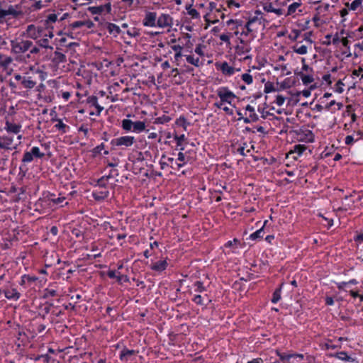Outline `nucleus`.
I'll return each instance as SVG.
<instances>
[{
  "label": "nucleus",
  "mask_w": 363,
  "mask_h": 363,
  "mask_svg": "<svg viewBox=\"0 0 363 363\" xmlns=\"http://www.w3.org/2000/svg\"><path fill=\"white\" fill-rule=\"evenodd\" d=\"M32 41L23 39H15L11 41V51L15 54H23L28 51Z\"/></svg>",
  "instance_id": "f257e3e1"
},
{
  "label": "nucleus",
  "mask_w": 363,
  "mask_h": 363,
  "mask_svg": "<svg viewBox=\"0 0 363 363\" xmlns=\"http://www.w3.org/2000/svg\"><path fill=\"white\" fill-rule=\"evenodd\" d=\"M217 94L220 99L221 106L228 104L229 106H232V103L236 99L235 94L225 86L218 88L217 90Z\"/></svg>",
  "instance_id": "f03ea898"
},
{
  "label": "nucleus",
  "mask_w": 363,
  "mask_h": 363,
  "mask_svg": "<svg viewBox=\"0 0 363 363\" xmlns=\"http://www.w3.org/2000/svg\"><path fill=\"white\" fill-rule=\"evenodd\" d=\"M141 22L145 27H156L157 13L147 11L146 9H141Z\"/></svg>",
  "instance_id": "7ed1b4c3"
},
{
  "label": "nucleus",
  "mask_w": 363,
  "mask_h": 363,
  "mask_svg": "<svg viewBox=\"0 0 363 363\" xmlns=\"http://www.w3.org/2000/svg\"><path fill=\"white\" fill-rule=\"evenodd\" d=\"M296 139L298 142L311 143L315 140V135L313 133L306 128H301L294 131Z\"/></svg>",
  "instance_id": "20e7f679"
},
{
  "label": "nucleus",
  "mask_w": 363,
  "mask_h": 363,
  "mask_svg": "<svg viewBox=\"0 0 363 363\" xmlns=\"http://www.w3.org/2000/svg\"><path fill=\"white\" fill-rule=\"evenodd\" d=\"M106 180V179H105L104 177H101L100 179L98 180L97 184L99 188L94 190L92 192L93 197L96 200H104L108 196L109 191L105 187H104L105 185Z\"/></svg>",
  "instance_id": "39448f33"
},
{
  "label": "nucleus",
  "mask_w": 363,
  "mask_h": 363,
  "mask_svg": "<svg viewBox=\"0 0 363 363\" xmlns=\"http://www.w3.org/2000/svg\"><path fill=\"white\" fill-rule=\"evenodd\" d=\"M45 154L40 150L38 147H33L30 151L24 152L22 162L23 163H30L34 158H42Z\"/></svg>",
  "instance_id": "423d86ee"
},
{
  "label": "nucleus",
  "mask_w": 363,
  "mask_h": 363,
  "mask_svg": "<svg viewBox=\"0 0 363 363\" xmlns=\"http://www.w3.org/2000/svg\"><path fill=\"white\" fill-rule=\"evenodd\" d=\"M216 67L217 69L220 70L223 74L228 77L233 75L236 72L240 71V68L232 67L227 62H216Z\"/></svg>",
  "instance_id": "0eeeda50"
},
{
  "label": "nucleus",
  "mask_w": 363,
  "mask_h": 363,
  "mask_svg": "<svg viewBox=\"0 0 363 363\" xmlns=\"http://www.w3.org/2000/svg\"><path fill=\"white\" fill-rule=\"evenodd\" d=\"M18 144H13V137L7 135L0 136V149L11 150L17 148Z\"/></svg>",
  "instance_id": "6e6552de"
},
{
  "label": "nucleus",
  "mask_w": 363,
  "mask_h": 363,
  "mask_svg": "<svg viewBox=\"0 0 363 363\" xmlns=\"http://www.w3.org/2000/svg\"><path fill=\"white\" fill-rule=\"evenodd\" d=\"M5 126L4 129L9 134H18L21 132L22 125L20 123L14 122L10 120L9 118H5Z\"/></svg>",
  "instance_id": "1a4fd4ad"
},
{
  "label": "nucleus",
  "mask_w": 363,
  "mask_h": 363,
  "mask_svg": "<svg viewBox=\"0 0 363 363\" xmlns=\"http://www.w3.org/2000/svg\"><path fill=\"white\" fill-rule=\"evenodd\" d=\"M252 50L250 43L249 41H245L240 39V43L235 46V54L238 56H242L245 54H247Z\"/></svg>",
  "instance_id": "9d476101"
},
{
  "label": "nucleus",
  "mask_w": 363,
  "mask_h": 363,
  "mask_svg": "<svg viewBox=\"0 0 363 363\" xmlns=\"http://www.w3.org/2000/svg\"><path fill=\"white\" fill-rule=\"evenodd\" d=\"M135 138L133 136L126 135L115 138L111 143L116 146L129 147L133 144Z\"/></svg>",
  "instance_id": "9b49d317"
},
{
  "label": "nucleus",
  "mask_w": 363,
  "mask_h": 363,
  "mask_svg": "<svg viewBox=\"0 0 363 363\" xmlns=\"http://www.w3.org/2000/svg\"><path fill=\"white\" fill-rule=\"evenodd\" d=\"M258 23L259 25H261V21L257 17H253L250 18L245 26V29L241 32V35H244L245 36L248 35L250 33L255 31L257 28H255V24Z\"/></svg>",
  "instance_id": "f8f14e48"
},
{
  "label": "nucleus",
  "mask_w": 363,
  "mask_h": 363,
  "mask_svg": "<svg viewBox=\"0 0 363 363\" xmlns=\"http://www.w3.org/2000/svg\"><path fill=\"white\" fill-rule=\"evenodd\" d=\"M88 11L92 14L108 13L111 11V5L110 3H107L104 5L90 6L88 8Z\"/></svg>",
  "instance_id": "ddd939ff"
},
{
  "label": "nucleus",
  "mask_w": 363,
  "mask_h": 363,
  "mask_svg": "<svg viewBox=\"0 0 363 363\" xmlns=\"http://www.w3.org/2000/svg\"><path fill=\"white\" fill-rule=\"evenodd\" d=\"M172 24V18L168 14H162L159 17L157 16L156 27L167 28Z\"/></svg>",
  "instance_id": "4468645a"
},
{
  "label": "nucleus",
  "mask_w": 363,
  "mask_h": 363,
  "mask_svg": "<svg viewBox=\"0 0 363 363\" xmlns=\"http://www.w3.org/2000/svg\"><path fill=\"white\" fill-rule=\"evenodd\" d=\"M37 84L35 79H33L31 76H23V79L20 84L21 87L26 89L27 90H30L33 89Z\"/></svg>",
  "instance_id": "2eb2a0df"
},
{
  "label": "nucleus",
  "mask_w": 363,
  "mask_h": 363,
  "mask_svg": "<svg viewBox=\"0 0 363 363\" xmlns=\"http://www.w3.org/2000/svg\"><path fill=\"white\" fill-rule=\"evenodd\" d=\"M209 6H210L211 13H208L206 16H205V19L209 23H212V24L216 23L217 22H218L219 20L218 18L217 15L216 14V9H217L216 8V4L213 2H211L209 4Z\"/></svg>",
  "instance_id": "dca6fc26"
},
{
  "label": "nucleus",
  "mask_w": 363,
  "mask_h": 363,
  "mask_svg": "<svg viewBox=\"0 0 363 363\" xmlns=\"http://www.w3.org/2000/svg\"><path fill=\"white\" fill-rule=\"evenodd\" d=\"M41 31L42 29L40 28H38L33 24L28 26L26 29L28 36L34 40L40 36Z\"/></svg>",
  "instance_id": "f3484780"
},
{
  "label": "nucleus",
  "mask_w": 363,
  "mask_h": 363,
  "mask_svg": "<svg viewBox=\"0 0 363 363\" xmlns=\"http://www.w3.org/2000/svg\"><path fill=\"white\" fill-rule=\"evenodd\" d=\"M5 297L9 300L17 301L21 297V294L16 289L4 291Z\"/></svg>",
  "instance_id": "a211bd4d"
},
{
  "label": "nucleus",
  "mask_w": 363,
  "mask_h": 363,
  "mask_svg": "<svg viewBox=\"0 0 363 363\" xmlns=\"http://www.w3.org/2000/svg\"><path fill=\"white\" fill-rule=\"evenodd\" d=\"M363 138V132H357L351 135H347L345 138V144L350 145H352L354 142L359 140V139Z\"/></svg>",
  "instance_id": "6ab92c4d"
},
{
  "label": "nucleus",
  "mask_w": 363,
  "mask_h": 363,
  "mask_svg": "<svg viewBox=\"0 0 363 363\" xmlns=\"http://www.w3.org/2000/svg\"><path fill=\"white\" fill-rule=\"evenodd\" d=\"M264 10L267 12L274 13L278 16L283 14V9L280 8H276L274 3H269L264 6Z\"/></svg>",
  "instance_id": "aec40b11"
},
{
  "label": "nucleus",
  "mask_w": 363,
  "mask_h": 363,
  "mask_svg": "<svg viewBox=\"0 0 363 363\" xmlns=\"http://www.w3.org/2000/svg\"><path fill=\"white\" fill-rule=\"evenodd\" d=\"M167 265V262L165 259H161L155 262L152 266V269L157 272H162L166 269Z\"/></svg>",
  "instance_id": "412c9836"
},
{
  "label": "nucleus",
  "mask_w": 363,
  "mask_h": 363,
  "mask_svg": "<svg viewBox=\"0 0 363 363\" xmlns=\"http://www.w3.org/2000/svg\"><path fill=\"white\" fill-rule=\"evenodd\" d=\"M306 150V145L298 144L294 145L293 150H291L289 154H296L297 156L294 157V158L296 160L297 157H300Z\"/></svg>",
  "instance_id": "4be33fe9"
},
{
  "label": "nucleus",
  "mask_w": 363,
  "mask_h": 363,
  "mask_svg": "<svg viewBox=\"0 0 363 363\" xmlns=\"http://www.w3.org/2000/svg\"><path fill=\"white\" fill-rule=\"evenodd\" d=\"M294 52L298 55H306L308 52V46L296 43L292 47Z\"/></svg>",
  "instance_id": "5701e85b"
},
{
  "label": "nucleus",
  "mask_w": 363,
  "mask_h": 363,
  "mask_svg": "<svg viewBox=\"0 0 363 363\" xmlns=\"http://www.w3.org/2000/svg\"><path fill=\"white\" fill-rule=\"evenodd\" d=\"M54 121H56L55 125V128H56L58 130L61 132V133H66L68 132L69 127L64 123L61 120L52 119Z\"/></svg>",
  "instance_id": "b1692460"
},
{
  "label": "nucleus",
  "mask_w": 363,
  "mask_h": 363,
  "mask_svg": "<svg viewBox=\"0 0 363 363\" xmlns=\"http://www.w3.org/2000/svg\"><path fill=\"white\" fill-rule=\"evenodd\" d=\"M267 223V220H265L263 226L261 228H259V230L254 232L253 233L250 234L249 236V238L252 240H256L257 239L262 238L264 235V227Z\"/></svg>",
  "instance_id": "393cba45"
},
{
  "label": "nucleus",
  "mask_w": 363,
  "mask_h": 363,
  "mask_svg": "<svg viewBox=\"0 0 363 363\" xmlns=\"http://www.w3.org/2000/svg\"><path fill=\"white\" fill-rule=\"evenodd\" d=\"M278 356L279 357L280 359L284 362H289L291 358L294 357H298L301 359H303V355L302 354H280L278 353ZM286 363V362H284Z\"/></svg>",
  "instance_id": "a878e982"
},
{
  "label": "nucleus",
  "mask_w": 363,
  "mask_h": 363,
  "mask_svg": "<svg viewBox=\"0 0 363 363\" xmlns=\"http://www.w3.org/2000/svg\"><path fill=\"white\" fill-rule=\"evenodd\" d=\"M174 139L177 143V146L179 148L181 151H183L184 150L183 143L186 139L185 135L184 134H182L180 135H175Z\"/></svg>",
  "instance_id": "bb28decb"
},
{
  "label": "nucleus",
  "mask_w": 363,
  "mask_h": 363,
  "mask_svg": "<svg viewBox=\"0 0 363 363\" xmlns=\"http://www.w3.org/2000/svg\"><path fill=\"white\" fill-rule=\"evenodd\" d=\"M301 6V2H294L293 4H290L287 9L286 16H292L294 15L296 10Z\"/></svg>",
  "instance_id": "cd10ccee"
},
{
  "label": "nucleus",
  "mask_w": 363,
  "mask_h": 363,
  "mask_svg": "<svg viewBox=\"0 0 363 363\" xmlns=\"http://www.w3.org/2000/svg\"><path fill=\"white\" fill-rule=\"evenodd\" d=\"M185 57L188 63L197 67L201 65L200 59L199 57H194V56L191 55H185Z\"/></svg>",
  "instance_id": "c85d7f7f"
},
{
  "label": "nucleus",
  "mask_w": 363,
  "mask_h": 363,
  "mask_svg": "<svg viewBox=\"0 0 363 363\" xmlns=\"http://www.w3.org/2000/svg\"><path fill=\"white\" fill-rule=\"evenodd\" d=\"M18 8V6L17 5L15 6H11V5L9 6L8 9H6L8 16L11 15V16H13L14 17H17L18 16L21 14V11L17 10Z\"/></svg>",
  "instance_id": "c756f323"
},
{
  "label": "nucleus",
  "mask_w": 363,
  "mask_h": 363,
  "mask_svg": "<svg viewBox=\"0 0 363 363\" xmlns=\"http://www.w3.org/2000/svg\"><path fill=\"white\" fill-rule=\"evenodd\" d=\"M36 280H38V277H36L24 274L21 278L20 284L24 285L26 284V282L32 283V282L35 281Z\"/></svg>",
  "instance_id": "7c9ffc66"
},
{
  "label": "nucleus",
  "mask_w": 363,
  "mask_h": 363,
  "mask_svg": "<svg viewBox=\"0 0 363 363\" xmlns=\"http://www.w3.org/2000/svg\"><path fill=\"white\" fill-rule=\"evenodd\" d=\"M65 199L66 197L61 196H58L57 198H55L53 194H51L50 196L49 197V200L52 201L54 204L60 205L61 206H63L62 203L65 201Z\"/></svg>",
  "instance_id": "2f4dec72"
},
{
  "label": "nucleus",
  "mask_w": 363,
  "mask_h": 363,
  "mask_svg": "<svg viewBox=\"0 0 363 363\" xmlns=\"http://www.w3.org/2000/svg\"><path fill=\"white\" fill-rule=\"evenodd\" d=\"M123 128L126 130H130L133 128V130H136V123H133L130 120H123Z\"/></svg>",
  "instance_id": "473e14b6"
},
{
  "label": "nucleus",
  "mask_w": 363,
  "mask_h": 363,
  "mask_svg": "<svg viewBox=\"0 0 363 363\" xmlns=\"http://www.w3.org/2000/svg\"><path fill=\"white\" fill-rule=\"evenodd\" d=\"M172 49L176 52L174 55V60L178 61L180 57L183 55L182 53V47L179 45H173Z\"/></svg>",
  "instance_id": "72a5a7b5"
},
{
  "label": "nucleus",
  "mask_w": 363,
  "mask_h": 363,
  "mask_svg": "<svg viewBox=\"0 0 363 363\" xmlns=\"http://www.w3.org/2000/svg\"><path fill=\"white\" fill-rule=\"evenodd\" d=\"M12 62V59L10 57H7L0 54V65L4 67H6Z\"/></svg>",
  "instance_id": "f704fd0d"
},
{
  "label": "nucleus",
  "mask_w": 363,
  "mask_h": 363,
  "mask_svg": "<svg viewBox=\"0 0 363 363\" xmlns=\"http://www.w3.org/2000/svg\"><path fill=\"white\" fill-rule=\"evenodd\" d=\"M194 291L198 293H201L206 290L203 282H201L200 281H196L194 283Z\"/></svg>",
  "instance_id": "c9c22d12"
},
{
  "label": "nucleus",
  "mask_w": 363,
  "mask_h": 363,
  "mask_svg": "<svg viewBox=\"0 0 363 363\" xmlns=\"http://www.w3.org/2000/svg\"><path fill=\"white\" fill-rule=\"evenodd\" d=\"M281 288H279L277 290H275V291L273 294L272 298V302L273 303H277L281 299Z\"/></svg>",
  "instance_id": "e433bc0d"
},
{
  "label": "nucleus",
  "mask_w": 363,
  "mask_h": 363,
  "mask_svg": "<svg viewBox=\"0 0 363 363\" xmlns=\"http://www.w3.org/2000/svg\"><path fill=\"white\" fill-rule=\"evenodd\" d=\"M242 80L247 84H251L253 82L252 76L248 72L241 75Z\"/></svg>",
  "instance_id": "4c0bfd02"
},
{
  "label": "nucleus",
  "mask_w": 363,
  "mask_h": 363,
  "mask_svg": "<svg viewBox=\"0 0 363 363\" xmlns=\"http://www.w3.org/2000/svg\"><path fill=\"white\" fill-rule=\"evenodd\" d=\"M301 78L303 84L305 85H307L314 81L313 77L311 75H306V74H301Z\"/></svg>",
  "instance_id": "58836bf2"
},
{
  "label": "nucleus",
  "mask_w": 363,
  "mask_h": 363,
  "mask_svg": "<svg viewBox=\"0 0 363 363\" xmlns=\"http://www.w3.org/2000/svg\"><path fill=\"white\" fill-rule=\"evenodd\" d=\"M188 14L190 15L193 18H198L199 17V13L196 9L191 8V6L186 7Z\"/></svg>",
  "instance_id": "ea45409f"
},
{
  "label": "nucleus",
  "mask_w": 363,
  "mask_h": 363,
  "mask_svg": "<svg viewBox=\"0 0 363 363\" xmlns=\"http://www.w3.org/2000/svg\"><path fill=\"white\" fill-rule=\"evenodd\" d=\"M171 119L168 115H163L162 117L156 118L155 123L162 124L169 122Z\"/></svg>",
  "instance_id": "a19ab883"
},
{
  "label": "nucleus",
  "mask_w": 363,
  "mask_h": 363,
  "mask_svg": "<svg viewBox=\"0 0 363 363\" xmlns=\"http://www.w3.org/2000/svg\"><path fill=\"white\" fill-rule=\"evenodd\" d=\"M344 84L341 80H338L337 82L335 85V91L339 94H342L344 91L343 89Z\"/></svg>",
  "instance_id": "79ce46f5"
},
{
  "label": "nucleus",
  "mask_w": 363,
  "mask_h": 363,
  "mask_svg": "<svg viewBox=\"0 0 363 363\" xmlns=\"http://www.w3.org/2000/svg\"><path fill=\"white\" fill-rule=\"evenodd\" d=\"M146 127H147V125H145V123L144 122L138 121V133H142L143 131L148 133L150 130L149 129L146 130Z\"/></svg>",
  "instance_id": "37998d69"
},
{
  "label": "nucleus",
  "mask_w": 363,
  "mask_h": 363,
  "mask_svg": "<svg viewBox=\"0 0 363 363\" xmlns=\"http://www.w3.org/2000/svg\"><path fill=\"white\" fill-rule=\"evenodd\" d=\"M337 357L341 360L344 361H350L351 359V357L347 354V352H340L337 354Z\"/></svg>",
  "instance_id": "c03bdc74"
},
{
  "label": "nucleus",
  "mask_w": 363,
  "mask_h": 363,
  "mask_svg": "<svg viewBox=\"0 0 363 363\" xmlns=\"http://www.w3.org/2000/svg\"><path fill=\"white\" fill-rule=\"evenodd\" d=\"M57 295V291L55 289H46L45 290V297L49 298V297H54Z\"/></svg>",
  "instance_id": "a18cd8bd"
},
{
  "label": "nucleus",
  "mask_w": 363,
  "mask_h": 363,
  "mask_svg": "<svg viewBox=\"0 0 363 363\" xmlns=\"http://www.w3.org/2000/svg\"><path fill=\"white\" fill-rule=\"evenodd\" d=\"M205 48L204 45H201V44H199L196 46L195 48V50H194V52L199 55V56H204V52H203V48Z\"/></svg>",
  "instance_id": "49530a36"
},
{
  "label": "nucleus",
  "mask_w": 363,
  "mask_h": 363,
  "mask_svg": "<svg viewBox=\"0 0 363 363\" xmlns=\"http://www.w3.org/2000/svg\"><path fill=\"white\" fill-rule=\"evenodd\" d=\"M362 0H354L351 4L350 9L352 11L357 10L362 4Z\"/></svg>",
  "instance_id": "de8ad7c7"
},
{
  "label": "nucleus",
  "mask_w": 363,
  "mask_h": 363,
  "mask_svg": "<svg viewBox=\"0 0 363 363\" xmlns=\"http://www.w3.org/2000/svg\"><path fill=\"white\" fill-rule=\"evenodd\" d=\"M89 103L94 106H95L97 109H98V112L100 113L103 109L104 108L101 107V106H99L97 103V98L96 97H92L89 100Z\"/></svg>",
  "instance_id": "09e8293b"
},
{
  "label": "nucleus",
  "mask_w": 363,
  "mask_h": 363,
  "mask_svg": "<svg viewBox=\"0 0 363 363\" xmlns=\"http://www.w3.org/2000/svg\"><path fill=\"white\" fill-rule=\"evenodd\" d=\"M276 89L274 88V86L272 83H270V82H268L265 84L264 86V91L266 93H270V92H273V91H275Z\"/></svg>",
  "instance_id": "8fccbe9b"
},
{
  "label": "nucleus",
  "mask_w": 363,
  "mask_h": 363,
  "mask_svg": "<svg viewBox=\"0 0 363 363\" xmlns=\"http://www.w3.org/2000/svg\"><path fill=\"white\" fill-rule=\"evenodd\" d=\"M108 276L111 279H117L119 281H121V278L118 275V273L114 270H110L108 272Z\"/></svg>",
  "instance_id": "3c124183"
},
{
  "label": "nucleus",
  "mask_w": 363,
  "mask_h": 363,
  "mask_svg": "<svg viewBox=\"0 0 363 363\" xmlns=\"http://www.w3.org/2000/svg\"><path fill=\"white\" fill-rule=\"evenodd\" d=\"M363 69L362 67H359L357 69H354L352 71V75L353 77H359L361 76V79L363 78Z\"/></svg>",
  "instance_id": "603ef678"
},
{
  "label": "nucleus",
  "mask_w": 363,
  "mask_h": 363,
  "mask_svg": "<svg viewBox=\"0 0 363 363\" xmlns=\"http://www.w3.org/2000/svg\"><path fill=\"white\" fill-rule=\"evenodd\" d=\"M193 301L198 305H203V298L201 295H196L193 298Z\"/></svg>",
  "instance_id": "864d4df0"
},
{
  "label": "nucleus",
  "mask_w": 363,
  "mask_h": 363,
  "mask_svg": "<svg viewBox=\"0 0 363 363\" xmlns=\"http://www.w3.org/2000/svg\"><path fill=\"white\" fill-rule=\"evenodd\" d=\"M38 44L42 48H49V46H48V40L47 38L40 39L38 41ZM50 48H52V47H50Z\"/></svg>",
  "instance_id": "5fc2aeb1"
},
{
  "label": "nucleus",
  "mask_w": 363,
  "mask_h": 363,
  "mask_svg": "<svg viewBox=\"0 0 363 363\" xmlns=\"http://www.w3.org/2000/svg\"><path fill=\"white\" fill-rule=\"evenodd\" d=\"M40 358L45 363H55L54 359L48 355H43Z\"/></svg>",
  "instance_id": "6e6d98bb"
},
{
  "label": "nucleus",
  "mask_w": 363,
  "mask_h": 363,
  "mask_svg": "<svg viewBox=\"0 0 363 363\" xmlns=\"http://www.w3.org/2000/svg\"><path fill=\"white\" fill-rule=\"evenodd\" d=\"M57 20V16L55 13H51L48 16L47 23H55Z\"/></svg>",
  "instance_id": "4d7b16f0"
},
{
  "label": "nucleus",
  "mask_w": 363,
  "mask_h": 363,
  "mask_svg": "<svg viewBox=\"0 0 363 363\" xmlns=\"http://www.w3.org/2000/svg\"><path fill=\"white\" fill-rule=\"evenodd\" d=\"M257 363H280L279 360H274L273 362L269 361L268 359H263L262 358H255Z\"/></svg>",
  "instance_id": "13d9d810"
},
{
  "label": "nucleus",
  "mask_w": 363,
  "mask_h": 363,
  "mask_svg": "<svg viewBox=\"0 0 363 363\" xmlns=\"http://www.w3.org/2000/svg\"><path fill=\"white\" fill-rule=\"evenodd\" d=\"M177 125L183 126L184 129L186 128L187 123L185 121V118L183 116H181L177 121Z\"/></svg>",
  "instance_id": "bf43d9fd"
},
{
  "label": "nucleus",
  "mask_w": 363,
  "mask_h": 363,
  "mask_svg": "<svg viewBox=\"0 0 363 363\" xmlns=\"http://www.w3.org/2000/svg\"><path fill=\"white\" fill-rule=\"evenodd\" d=\"M227 4H228V7L230 9L232 8L233 6L236 7V8H239L240 6V4L236 2L234 0H228L227 1Z\"/></svg>",
  "instance_id": "052dcab7"
},
{
  "label": "nucleus",
  "mask_w": 363,
  "mask_h": 363,
  "mask_svg": "<svg viewBox=\"0 0 363 363\" xmlns=\"http://www.w3.org/2000/svg\"><path fill=\"white\" fill-rule=\"evenodd\" d=\"M133 350H127L126 352H123L121 354V359L122 360H127V356L128 355H130L133 353Z\"/></svg>",
  "instance_id": "680f3d73"
},
{
  "label": "nucleus",
  "mask_w": 363,
  "mask_h": 363,
  "mask_svg": "<svg viewBox=\"0 0 363 363\" xmlns=\"http://www.w3.org/2000/svg\"><path fill=\"white\" fill-rule=\"evenodd\" d=\"M256 118H256V115L250 114V115H249V117H246V118H244V117L239 118H238V120L240 121V120H241V119H243V120H244V121H245V123H249V122L250 121V120H252V121H253V120H255V119H256Z\"/></svg>",
  "instance_id": "e2e57ef3"
},
{
  "label": "nucleus",
  "mask_w": 363,
  "mask_h": 363,
  "mask_svg": "<svg viewBox=\"0 0 363 363\" xmlns=\"http://www.w3.org/2000/svg\"><path fill=\"white\" fill-rule=\"evenodd\" d=\"M84 24L85 23L84 21H75L72 23V28H78L83 26Z\"/></svg>",
  "instance_id": "0e129e2a"
},
{
  "label": "nucleus",
  "mask_w": 363,
  "mask_h": 363,
  "mask_svg": "<svg viewBox=\"0 0 363 363\" xmlns=\"http://www.w3.org/2000/svg\"><path fill=\"white\" fill-rule=\"evenodd\" d=\"M29 51L30 54H37L39 52L40 50L38 47L33 45V43H32V45L29 49Z\"/></svg>",
  "instance_id": "69168bd1"
},
{
  "label": "nucleus",
  "mask_w": 363,
  "mask_h": 363,
  "mask_svg": "<svg viewBox=\"0 0 363 363\" xmlns=\"http://www.w3.org/2000/svg\"><path fill=\"white\" fill-rule=\"evenodd\" d=\"M220 40L225 43H230V37L227 34H221L220 35Z\"/></svg>",
  "instance_id": "338daca9"
},
{
  "label": "nucleus",
  "mask_w": 363,
  "mask_h": 363,
  "mask_svg": "<svg viewBox=\"0 0 363 363\" xmlns=\"http://www.w3.org/2000/svg\"><path fill=\"white\" fill-rule=\"evenodd\" d=\"M185 160H186V157H185L184 154L183 152H182V151L179 152L178 154L177 160L181 162L186 163Z\"/></svg>",
  "instance_id": "774afa93"
}]
</instances>
